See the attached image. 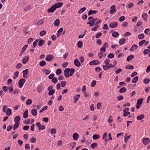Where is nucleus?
<instances>
[{
    "mask_svg": "<svg viewBox=\"0 0 150 150\" xmlns=\"http://www.w3.org/2000/svg\"><path fill=\"white\" fill-rule=\"evenodd\" d=\"M70 71V69L66 68L65 69L64 74L65 76L67 78H68L69 76V73Z\"/></svg>",
    "mask_w": 150,
    "mask_h": 150,
    "instance_id": "20e7f679",
    "label": "nucleus"
},
{
    "mask_svg": "<svg viewBox=\"0 0 150 150\" xmlns=\"http://www.w3.org/2000/svg\"><path fill=\"white\" fill-rule=\"evenodd\" d=\"M110 60L106 59L104 61V62L106 65H108L109 64Z\"/></svg>",
    "mask_w": 150,
    "mask_h": 150,
    "instance_id": "09e8293b",
    "label": "nucleus"
},
{
    "mask_svg": "<svg viewBox=\"0 0 150 150\" xmlns=\"http://www.w3.org/2000/svg\"><path fill=\"white\" fill-rule=\"evenodd\" d=\"M97 146V144L96 143H92L91 145V147L92 149H94Z\"/></svg>",
    "mask_w": 150,
    "mask_h": 150,
    "instance_id": "de8ad7c7",
    "label": "nucleus"
},
{
    "mask_svg": "<svg viewBox=\"0 0 150 150\" xmlns=\"http://www.w3.org/2000/svg\"><path fill=\"white\" fill-rule=\"evenodd\" d=\"M28 110H26L23 113V117L24 118H26L28 116Z\"/></svg>",
    "mask_w": 150,
    "mask_h": 150,
    "instance_id": "6ab92c4d",
    "label": "nucleus"
},
{
    "mask_svg": "<svg viewBox=\"0 0 150 150\" xmlns=\"http://www.w3.org/2000/svg\"><path fill=\"white\" fill-rule=\"evenodd\" d=\"M150 80L148 78H146L144 79V82L145 84H147L149 83L150 82Z\"/></svg>",
    "mask_w": 150,
    "mask_h": 150,
    "instance_id": "8fccbe9b",
    "label": "nucleus"
},
{
    "mask_svg": "<svg viewBox=\"0 0 150 150\" xmlns=\"http://www.w3.org/2000/svg\"><path fill=\"white\" fill-rule=\"evenodd\" d=\"M115 8V6L114 5H112L110 7V8L111 9L110 11V14H113L116 12V10Z\"/></svg>",
    "mask_w": 150,
    "mask_h": 150,
    "instance_id": "7ed1b4c3",
    "label": "nucleus"
},
{
    "mask_svg": "<svg viewBox=\"0 0 150 150\" xmlns=\"http://www.w3.org/2000/svg\"><path fill=\"white\" fill-rule=\"evenodd\" d=\"M97 20V18L93 19L91 21H88L87 24L89 25L90 27L93 26L95 25V22Z\"/></svg>",
    "mask_w": 150,
    "mask_h": 150,
    "instance_id": "f257e3e1",
    "label": "nucleus"
},
{
    "mask_svg": "<svg viewBox=\"0 0 150 150\" xmlns=\"http://www.w3.org/2000/svg\"><path fill=\"white\" fill-rule=\"evenodd\" d=\"M55 92V90H52L50 91L48 93V95L49 96H51Z\"/></svg>",
    "mask_w": 150,
    "mask_h": 150,
    "instance_id": "864d4df0",
    "label": "nucleus"
},
{
    "mask_svg": "<svg viewBox=\"0 0 150 150\" xmlns=\"http://www.w3.org/2000/svg\"><path fill=\"white\" fill-rule=\"evenodd\" d=\"M62 4V2L57 3L54 4L53 5L55 8V9H56V8H59L61 6Z\"/></svg>",
    "mask_w": 150,
    "mask_h": 150,
    "instance_id": "ddd939ff",
    "label": "nucleus"
},
{
    "mask_svg": "<svg viewBox=\"0 0 150 150\" xmlns=\"http://www.w3.org/2000/svg\"><path fill=\"white\" fill-rule=\"evenodd\" d=\"M118 23L116 22H111L110 23L109 26L111 28H114L117 27Z\"/></svg>",
    "mask_w": 150,
    "mask_h": 150,
    "instance_id": "39448f33",
    "label": "nucleus"
},
{
    "mask_svg": "<svg viewBox=\"0 0 150 150\" xmlns=\"http://www.w3.org/2000/svg\"><path fill=\"white\" fill-rule=\"evenodd\" d=\"M100 26L95 25V26L93 27L91 29V30L92 31H96L97 29Z\"/></svg>",
    "mask_w": 150,
    "mask_h": 150,
    "instance_id": "5fc2aeb1",
    "label": "nucleus"
},
{
    "mask_svg": "<svg viewBox=\"0 0 150 150\" xmlns=\"http://www.w3.org/2000/svg\"><path fill=\"white\" fill-rule=\"evenodd\" d=\"M146 42V40H143L142 41H141L139 43V45L140 46H142L143 44Z\"/></svg>",
    "mask_w": 150,
    "mask_h": 150,
    "instance_id": "052dcab7",
    "label": "nucleus"
},
{
    "mask_svg": "<svg viewBox=\"0 0 150 150\" xmlns=\"http://www.w3.org/2000/svg\"><path fill=\"white\" fill-rule=\"evenodd\" d=\"M98 12V11L96 10L93 11L92 10H90L88 11V16H90L92 14H96Z\"/></svg>",
    "mask_w": 150,
    "mask_h": 150,
    "instance_id": "f8f14e48",
    "label": "nucleus"
},
{
    "mask_svg": "<svg viewBox=\"0 0 150 150\" xmlns=\"http://www.w3.org/2000/svg\"><path fill=\"white\" fill-rule=\"evenodd\" d=\"M83 45L81 41H79L77 43V47L79 48H80L82 47Z\"/></svg>",
    "mask_w": 150,
    "mask_h": 150,
    "instance_id": "79ce46f5",
    "label": "nucleus"
},
{
    "mask_svg": "<svg viewBox=\"0 0 150 150\" xmlns=\"http://www.w3.org/2000/svg\"><path fill=\"white\" fill-rule=\"evenodd\" d=\"M142 17L145 21H147V15L146 13H143L142 15Z\"/></svg>",
    "mask_w": 150,
    "mask_h": 150,
    "instance_id": "aec40b11",
    "label": "nucleus"
},
{
    "mask_svg": "<svg viewBox=\"0 0 150 150\" xmlns=\"http://www.w3.org/2000/svg\"><path fill=\"white\" fill-rule=\"evenodd\" d=\"M126 69H133L134 68L133 66L130 65H127L126 66L125 68Z\"/></svg>",
    "mask_w": 150,
    "mask_h": 150,
    "instance_id": "c03bdc74",
    "label": "nucleus"
},
{
    "mask_svg": "<svg viewBox=\"0 0 150 150\" xmlns=\"http://www.w3.org/2000/svg\"><path fill=\"white\" fill-rule=\"evenodd\" d=\"M100 136L99 134H95L93 135L92 138L93 139L96 140L99 138Z\"/></svg>",
    "mask_w": 150,
    "mask_h": 150,
    "instance_id": "a878e982",
    "label": "nucleus"
},
{
    "mask_svg": "<svg viewBox=\"0 0 150 150\" xmlns=\"http://www.w3.org/2000/svg\"><path fill=\"white\" fill-rule=\"evenodd\" d=\"M40 39H37L33 43V46L32 47L33 48L35 47L37 45V43L38 42L39 40Z\"/></svg>",
    "mask_w": 150,
    "mask_h": 150,
    "instance_id": "5701e85b",
    "label": "nucleus"
},
{
    "mask_svg": "<svg viewBox=\"0 0 150 150\" xmlns=\"http://www.w3.org/2000/svg\"><path fill=\"white\" fill-rule=\"evenodd\" d=\"M55 9V8L54 7V5H53L50 8L48 9L47 12L49 13L53 12Z\"/></svg>",
    "mask_w": 150,
    "mask_h": 150,
    "instance_id": "4468645a",
    "label": "nucleus"
},
{
    "mask_svg": "<svg viewBox=\"0 0 150 150\" xmlns=\"http://www.w3.org/2000/svg\"><path fill=\"white\" fill-rule=\"evenodd\" d=\"M36 125L38 127L39 130H43L45 128V126L43 125H41L39 122L36 124Z\"/></svg>",
    "mask_w": 150,
    "mask_h": 150,
    "instance_id": "0eeeda50",
    "label": "nucleus"
},
{
    "mask_svg": "<svg viewBox=\"0 0 150 150\" xmlns=\"http://www.w3.org/2000/svg\"><path fill=\"white\" fill-rule=\"evenodd\" d=\"M103 69L105 70L106 71L108 69H109L110 68V67H109L108 65H103Z\"/></svg>",
    "mask_w": 150,
    "mask_h": 150,
    "instance_id": "3c124183",
    "label": "nucleus"
},
{
    "mask_svg": "<svg viewBox=\"0 0 150 150\" xmlns=\"http://www.w3.org/2000/svg\"><path fill=\"white\" fill-rule=\"evenodd\" d=\"M138 47V46L136 45H134L132 46L131 48L130 49V51H133L136 49H137Z\"/></svg>",
    "mask_w": 150,
    "mask_h": 150,
    "instance_id": "a211bd4d",
    "label": "nucleus"
},
{
    "mask_svg": "<svg viewBox=\"0 0 150 150\" xmlns=\"http://www.w3.org/2000/svg\"><path fill=\"white\" fill-rule=\"evenodd\" d=\"M99 63V62L97 60H94L90 62L89 64L90 65H97Z\"/></svg>",
    "mask_w": 150,
    "mask_h": 150,
    "instance_id": "6e6552de",
    "label": "nucleus"
},
{
    "mask_svg": "<svg viewBox=\"0 0 150 150\" xmlns=\"http://www.w3.org/2000/svg\"><path fill=\"white\" fill-rule=\"evenodd\" d=\"M57 79L56 78H53L52 80V82L54 83H56L57 82Z\"/></svg>",
    "mask_w": 150,
    "mask_h": 150,
    "instance_id": "e2e57ef3",
    "label": "nucleus"
},
{
    "mask_svg": "<svg viewBox=\"0 0 150 150\" xmlns=\"http://www.w3.org/2000/svg\"><path fill=\"white\" fill-rule=\"evenodd\" d=\"M74 64L77 67H79L81 65V63L77 59H75L74 62Z\"/></svg>",
    "mask_w": 150,
    "mask_h": 150,
    "instance_id": "9b49d317",
    "label": "nucleus"
},
{
    "mask_svg": "<svg viewBox=\"0 0 150 150\" xmlns=\"http://www.w3.org/2000/svg\"><path fill=\"white\" fill-rule=\"evenodd\" d=\"M112 35L113 37L116 38L118 36L119 33L117 32H114L112 33Z\"/></svg>",
    "mask_w": 150,
    "mask_h": 150,
    "instance_id": "e433bc0d",
    "label": "nucleus"
},
{
    "mask_svg": "<svg viewBox=\"0 0 150 150\" xmlns=\"http://www.w3.org/2000/svg\"><path fill=\"white\" fill-rule=\"evenodd\" d=\"M19 73V72L18 71L14 73V76L13 77V79H15L18 76Z\"/></svg>",
    "mask_w": 150,
    "mask_h": 150,
    "instance_id": "ea45409f",
    "label": "nucleus"
},
{
    "mask_svg": "<svg viewBox=\"0 0 150 150\" xmlns=\"http://www.w3.org/2000/svg\"><path fill=\"white\" fill-rule=\"evenodd\" d=\"M80 95L79 94L75 96L74 98V103H76Z\"/></svg>",
    "mask_w": 150,
    "mask_h": 150,
    "instance_id": "7c9ffc66",
    "label": "nucleus"
},
{
    "mask_svg": "<svg viewBox=\"0 0 150 150\" xmlns=\"http://www.w3.org/2000/svg\"><path fill=\"white\" fill-rule=\"evenodd\" d=\"M25 81V79H24L22 78L21 79L18 83L19 88H21L23 86Z\"/></svg>",
    "mask_w": 150,
    "mask_h": 150,
    "instance_id": "f03ea898",
    "label": "nucleus"
},
{
    "mask_svg": "<svg viewBox=\"0 0 150 150\" xmlns=\"http://www.w3.org/2000/svg\"><path fill=\"white\" fill-rule=\"evenodd\" d=\"M28 69H26L25 70L23 71V78H27V77L26 76L28 74Z\"/></svg>",
    "mask_w": 150,
    "mask_h": 150,
    "instance_id": "9d476101",
    "label": "nucleus"
},
{
    "mask_svg": "<svg viewBox=\"0 0 150 150\" xmlns=\"http://www.w3.org/2000/svg\"><path fill=\"white\" fill-rule=\"evenodd\" d=\"M32 103V100L30 99H28L26 101V104L27 105H30Z\"/></svg>",
    "mask_w": 150,
    "mask_h": 150,
    "instance_id": "338daca9",
    "label": "nucleus"
},
{
    "mask_svg": "<svg viewBox=\"0 0 150 150\" xmlns=\"http://www.w3.org/2000/svg\"><path fill=\"white\" fill-rule=\"evenodd\" d=\"M131 136V135H130L129 136H127V137H126V136H125V137H124L125 141V143H126L129 140Z\"/></svg>",
    "mask_w": 150,
    "mask_h": 150,
    "instance_id": "f704fd0d",
    "label": "nucleus"
},
{
    "mask_svg": "<svg viewBox=\"0 0 150 150\" xmlns=\"http://www.w3.org/2000/svg\"><path fill=\"white\" fill-rule=\"evenodd\" d=\"M149 140L148 138H144L143 141L144 144L145 145L148 144L149 142Z\"/></svg>",
    "mask_w": 150,
    "mask_h": 150,
    "instance_id": "4be33fe9",
    "label": "nucleus"
},
{
    "mask_svg": "<svg viewBox=\"0 0 150 150\" xmlns=\"http://www.w3.org/2000/svg\"><path fill=\"white\" fill-rule=\"evenodd\" d=\"M138 77L137 76H135V77H134L132 80V82L133 83H136V82L138 79Z\"/></svg>",
    "mask_w": 150,
    "mask_h": 150,
    "instance_id": "a18cd8bd",
    "label": "nucleus"
},
{
    "mask_svg": "<svg viewBox=\"0 0 150 150\" xmlns=\"http://www.w3.org/2000/svg\"><path fill=\"white\" fill-rule=\"evenodd\" d=\"M126 90V88L125 87H122L120 89L119 92L120 93H122L125 92Z\"/></svg>",
    "mask_w": 150,
    "mask_h": 150,
    "instance_id": "72a5a7b5",
    "label": "nucleus"
},
{
    "mask_svg": "<svg viewBox=\"0 0 150 150\" xmlns=\"http://www.w3.org/2000/svg\"><path fill=\"white\" fill-rule=\"evenodd\" d=\"M31 8V7L29 5L26 7H25L24 8V10L26 11H28Z\"/></svg>",
    "mask_w": 150,
    "mask_h": 150,
    "instance_id": "0e129e2a",
    "label": "nucleus"
},
{
    "mask_svg": "<svg viewBox=\"0 0 150 150\" xmlns=\"http://www.w3.org/2000/svg\"><path fill=\"white\" fill-rule=\"evenodd\" d=\"M42 71L46 75H48L51 72V71L50 70H48L46 69H43L42 70Z\"/></svg>",
    "mask_w": 150,
    "mask_h": 150,
    "instance_id": "2f4dec72",
    "label": "nucleus"
},
{
    "mask_svg": "<svg viewBox=\"0 0 150 150\" xmlns=\"http://www.w3.org/2000/svg\"><path fill=\"white\" fill-rule=\"evenodd\" d=\"M45 34H46V32L44 30L41 31L40 33V35L41 36H44V35H45Z\"/></svg>",
    "mask_w": 150,
    "mask_h": 150,
    "instance_id": "6e6d98bb",
    "label": "nucleus"
},
{
    "mask_svg": "<svg viewBox=\"0 0 150 150\" xmlns=\"http://www.w3.org/2000/svg\"><path fill=\"white\" fill-rule=\"evenodd\" d=\"M28 47L27 45H25L23 47L21 50L22 53L21 55L24 52V51Z\"/></svg>",
    "mask_w": 150,
    "mask_h": 150,
    "instance_id": "a19ab883",
    "label": "nucleus"
},
{
    "mask_svg": "<svg viewBox=\"0 0 150 150\" xmlns=\"http://www.w3.org/2000/svg\"><path fill=\"white\" fill-rule=\"evenodd\" d=\"M75 71V69L73 68H71L70 69V71H69V76H71L74 74Z\"/></svg>",
    "mask_w": 150,
    "mask_h": 150,
    "instance_id": "473e14b6",
    "label": "nucleus"
},
{
    "mask_svg": "<svg viewBox=\"0 0 150 150\" xmlns=\"http://www.w3.org/2000/svg\"><path fill=\"white\" fill-rule=\"evenodd\" d=\"M46 62L44 61H41L40 63V65L41 67H44L45 65Z\"/></svg>",
    "mask_w": 150,
    "mask_h": 150,
    "instance_id": "c9c22d12",
    "label": "nucleus"
},
{
    "mask_svg": "<svg viewBox=\"0 0 150 150\" xmlns=\"http://www.w3.org/2000/svg\"><path fill=\"white\" fill-rule=\"evenodd\" d=\"M96 81H93L91 83V86L92 87H94L96 84Z\"/></svg>",
    "mask_w": 150,
    "mask_h": 150,
    "instance_id": "69168bd1",
    "label": "nucleus"
},
{
    "mask_svg": "<svg viewBox=\"0 0 150 150\" xmlns=\"http://www.w3.org/2000/svg\"><path fill=\"white\" fill-rule=\"evenodd\" d=\"M20 120V118L19 116H16L14 119V121L15 123H20L19 122Z\"/></svg>",
    "mask_w": 150,
    "mask_h": 150,
    "instance_id": "f3484780",
    "label": "nucleus"
},
{
    "mask_svg": "<svg viewBox=\"0 0 150 150\" xmlns=\"http://www.w3.org/2000/svg\"><path fill=\"white\" fill-rule=\"evenodd\" d=\"M86 10V8L85 7H83L81 8L78 11V13L80 14L81 13Z\"/></svg>",
    "mask_w": 150,
    "mask_h": 150,
    "instance_id": "4c0bfd02",
    "label": "nucleus"
},
{
    "mask_svg": "<svg viewBox=\"0 0 150 150\" xmlns=\"http://www.w3.org/2000/svg\"><path fill=\"white\" fill-rule=\"evenodd\" d=\"M39 39H40L38 41V45L39 46H42L45 43V41L44 40L41 39L40 38Z\"/></svg>",
    "mask_w": 150,
    "mask_h": 150,
    "instance_id": "2eb2a0df",
    "label": "nucleus"
},
{
    "mask_svg": "<svg viewBox=\"0 0 150 150\" xmlns=\"http://www.w3.org/2000/svg\"><path fill=\"white\" fill-rule=\"evenodd\" d=\"M43 20L42 19H41L40 21L37 22V24L38 25H40L43 23Z\"/></svg>",
    "mask_w": 150,
    "mask_h": 150,
    "instance_id": "603ef678",
    "label": "nucleus"
},
{
    "mask_svg": "<svg viewBox=\"0 0 150 150\" xmlns=\"http://www.w3.org/2000/svg\"><path fill=\"white\" fill-rule=\"evenodd\" d=\"M60 23L59 20L58 19L56 20L54 22V24L55 26H58L59 25Z\"/></svg>",
    "mask_w": 150,
    "mask_h": 150,
    "instance_id": "cd10ccee",
    "label": "nucleus"
},
{
    "mask_svg": "<svg viewBox=\"0 0 150 150\" xmlns=\"http://www.w3.org/2000/svg\"><path fill=\"white\" fill-rule=\"evenodd\" d=\"M72 137L74 140L76 141L79 139V135L77 133H74L73 134Z\"/></svg>",
    "mask_w": 150,
    "mask_h": 150,
    "instance_id": "1a4fd4ad",
    "label": "nucleus"
},
{
    "mask_svg": "<svg viewBox=\"0 0 150 150\" xmlns=\"http://www.w3.org/2000/svg\"><path fill=\"white\" fill-rule=\"evenodd\" d=\"M134 57V56L133 55H130L128 56L127 58V60L128 62L132 60Z\"/></svg>",
    "mask_w": 150,
    "mask_h": 150,
    "instance_id": "c756f323",
    "label": "nucleus"
},
{
    "mask_svg": "<svg viewBox=\"0 0 150 150\" xmlns=\"http://www.w3.org/2000/svg\"><path fill=\"white\" fill-rule=\"evenodd\" d=\"M102 35V33L101 32H99V33H97L96 35V38H99Z\"/></svg>",
    "mask_w": 150,
    "mask_h": 150,
    "instance_id": "4d7b16f0",
    "label": "nucleus"
},
{
    "mask_svg": "<svg viewBox=\"0 0 150 150\" xmlns=\"http://www.w3.org/2000/svg\"><path fill=\"white\" fill-rule=\"evenodd\" d=\"M31 112L32 115L33 116H36L37 115V110L36 109H34L32 110Z\"/></svg>",
    "mask_w": 150,
    "mask_h": 150,
    "instance_id": "412c9836",
    "label": "nucleus"
},
{
    "mask_svg": "<svg viewBox=\"0 0 150 150\" xmlns=\"http://www.w3.org/2000/svg\"><path fill=\"white\" fill-rule=\"evenodd\" d=\"M63 31V28H60L59 30H58L57 32V37H59L61 35V34Z\"/></svg>",
    "mask_w": 150,
    "mask_h": 150,
    "instance_id": "b1692460",
    "label": "nucleus"
},
{
    "mask_svg": "<svg viewBox=\"0 0 150 150\" xmlns=\"http://www.w3.org/2000/svg\"><path fill=\"white\" fill-rule=\"evenodd\" d=\"M11 110L10 108H8L7 109V111L6 112V114L7 115L9 116L11 115Z\"/></svg>",
    "mask_w": 150,
    "mask_h": 150,
    "instance_id": "c85d7f7f",
    "label": "nucleus"
},
{
    "mask_svg": "<svg viewBox=\"0 0 150 150\" xmlns=\"http://www.w3.org/2000/svg\"><path fill=\"white\" fill-rule=\"evenodd\" d=\"M144 37V35L143 34H141L139 35L138 38L140 39H143Z\"/></svg>",
    "mask_w": 150,
    "mask_h": 150,
    "instance_id": "bf43d9fd",
    "label": "nucleus"
},
{
    "mask_svg": "<svg viewBox=\"0 0 150 150\" xmlns=\"http://www.w3.org/2000/svg\"><path fill=\"white\" fill-rule=\"evenodd\" d=\"M144 117V116L142 114L139 115L137 117V120H141Z\"/></svg>",
    "mask_w": 150,
    "mask_h": 150,
    "instance_id": "58836bf2",
    "label": "nucleus"
},
{
    "mask_svg": "<svg viewBox=\"0 0 150 150\" xmlns=\"http://www.w3.org/2000/svg\"><path fill=\"white\" fill-rule=\"evenodd\" d=\"M29 59V57L28 56H26L23 59L22 62L24 64H25L28 61Z\"/></svg>",
    "mask_w": 150,
    "mask_h": 150,
    "instance_id": "dca6fc26",
    "label": "nucleus"
},
{
    "mask_svg": "<svg viewBox=\"0 0 150 150\" xmlns=\"http://www.w3.org/2000/svg\"><path fill=\"white\" fill-rule=\"evenodd\" d=\"M54 58V56L50 54L47 55L45 58V60L47 61H52Z\"/></svg>",
    "mask_w": 150,
    "mask_h": 150,
    "instance_id": "423d86ee",
    "label": "nucleus"
},
{
    "mask_svg": "<svg viewBox=\"0 0 150 150\" xmlns=\"http://www.w3.org/2000/svg\"><path fill=\"white\" fill-rule=\"evenodd\" d=\"M126 41V39L125 38L121 39L119 41V43L120 45L123 44Z\"/></svg>",
    "mask_w": 150,
    "mask_h": 150,
    "instance_id": "393cba45",
    "label": "nucleus"
},
{
    "mask_svg": "<svg viewBox=\"0 0 150 150\" xmlns=\"http://www.w3.org/2000/svg\"><path fill=\"white\" fill-rule=\"evenodd\" d=\"M143 99L142 98L138 99L137 101V104L141 105L143 102Z\"/></svg>",
    "mask_w": 150,
    "mask_h": 150,
    "instance_id": "bb28decb",
    "label": "nucleus"
},
{
    "mask_svg": "<svg viewBox=\"0 0 150 150\" xmlns=\"http://www.w3.org/2000/svg\"><path fill=\"white\" fill-rule=\"evenodd\" d=\"M34 39L32 38H30L28 41V44H30L33 41Z\"/></svg>",
    "mask_w": 150,
    "mask_h": 150,
    "instance_id": "774afa93",
    "label": "nucleus"
},
{
    "mask_svg": "<svg viewBox=\"0 0 150 150\" xmlns=\"http://www.w3.org/2000/svg\"><path fill=\"white\" fill-rule=\"evenodd\" d=\"M107 57L108 58L112 59L114 57V55L113 53H110L108 55Z\"/></svg>",
    "mask_w": 150,
    "mask_h": 150,
    "instance_id": "680f3d73",
    "label": "nucleus"
},
{
    "mask_svg": "<svg viewBox=\"0 0 150 150\" xmlns=\"http://www.w3.org/2000/svg\"><path fill=\"white\" fill-rule=\"evenodd\" d=\"M125 19V17L124 16H122L119 18V21L120 22H122Z\"/></svg>",
    "mask_w": 150,
    "mask_h": 150,
    "instance_id": "49530a36",
    "label": "nucleus"
},
{
    "mask_svg": "<svg viewBox=\"0 0 150 150\" xmlns=\"http://www.w3.org/2000/svg\"><path fill=\"white\" fill-rule=\"evenodd\" d=\"M62 73V70L60 69H58L56 71V74L57 75H59Z\"/></svg>",
    "mask_w": 150,
    "mask_h": 150,
    "instance_id": "37998d69",
    "label": "nucleus"
},
{
    "mask_svg": "<svg viewBox=\"0 0 150 150\" xmlns=\"http://www.w3.org/2000/svg\"><path fill=\"white\" fill-rule=\"evenodd\" d=\"M150 52V50L149 49H145L143 52V53L144 54H146Z\"/></svg>",
    "mask_w": 150,
    "mask_h": 150,
    "instance_id": "13d9d810",
    "label": "nucleus"
}]
</instances>
